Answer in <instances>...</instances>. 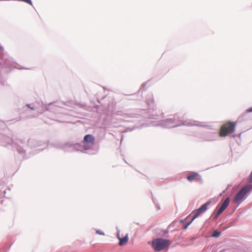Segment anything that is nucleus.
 <instances>
[{"label":"nucleus","instance_id":"9","mask_svg":"<svg viewBox=\"0 0 252 252\" xmlns=\"http://www.w3.org/2000/svg\"><path fill=\"white\" fill-rule=\"evenodd\" d=\"M188 180L189 182L195 180L198 181L201 179L200 175L196 172L190 173L187 177Z\"/></svg>","mask_w":252,"mask_h":252},{"label":"nucleus","instance_id":"8","mask_svg":"<svg viewBox=\"0 0 252 252\" xmlns=\"http://www.w3.org/2000/svg\"><path fill=\"white\" fill-rule=\"evenodd\" d=\"M230 202V199L229 198H227L225 199V200L224 201L221 206L219 208L218 210L217 211L215 215V218L216 219L221 214L224 210L227 207V206L229 205Z\"/></svg>","mask_w":252,"mask_h":252},{"label":"nucleus","instance_id":"3","mask_svg":"<svg viewBox=\"0 0 252 252\" xmlns=\"http://www.w3.org/2000/svg\"><path fill=\"white\" fill-rule=\"evenodd\" d=\"M168 241L166 240L162 239H158L153 241L152 243V246L154 250L156 251L159 252L164 249L165 247L168 246Z\"/></svg>","mask_w":252,"mask_h":252},{"label":"nucleus","instance_id":"7","mask_svg":"<svg viewBox=\"0 0 252 252\" xmlns=\"http://www.w3.org/2000/svg\"><path fill=\"white\" fill-rule=\"evenodd\" d=\"M230 202V199L229 198H227L225 199V200L224 201L221 206L219 208L218 210L217 211L215 215V218L216 219L221 214L224 210L227 207V206L229 205Z\"/></svg>","mask_w":252,"mask_h":252},{"label":"nucleus","instance_id":"10","mask_svg":"<svg viewBox=\"0 0 252 252\" xmlns=\"http://www.w3.org/2000/svg\"><path fill=\"white\" fill-rule=\"evenodd\" d=\"M210 204V201H208L203 205H202L200 208L198 209V210L201 213H202L205 212L208 208V206Z\"/></svg>","mask_w":252,"mask_h":252},{"label":"nucleus","instance_id":"15","mask_svg":"<svg viewBox=\"0 0 252 252\" xmlns=\"http://www.w3.org/2000/svg\"><path fill=\"white\" fill-rule=\"evenodd\" d=\"M247 111L248 112H252V108H250V109H248V110H247Z\"/></svg>","mask_w":252,"mask_h":252},{"label":"nucleus","instance_id":"12","mask_svg":"<svg viewBox=\"0 0 252 252\" xmlns=\"http://www.w3.org/2000/svg\"><path fill=\"white\" fill-rule=\"evenodd\" d=\"M220 232H218L217 231H215L213 232V236L215 237H218L220 236Z\"/></svg>","mask_w":252,"mask_h":252},{"label":"nucleus","instance_id":"2","mask_svg":"<svg viewBox=\"0 0 252 252\" xmlns=\"http://www.w3.org/2000/svg\"><path fill=\"white\" fill-rule=\"evenodd\" d=\"M252 189V185H247L243 187L235 195L234 202L236 204H240L246 194Z\"/></svg>","mask_w":252,"mask_h":252},{"label":"nucleus","instance_id":"5","mask_svg":"<svg viewBox=\"0 0 252 252\" xmlns=\"http://www.w3.org/2000/svg\"><path fill=\"white\" fill-rule=\"evenodd\" d=\"M117 237L119 240V245L120 246L126 245L128 241V234L126 233L124 235L118 231L117 233Z\"/></svg>","mask_w":252,"mask_h":252},{"label":"nucleus","instance_id":"14","mask_svg":"<svg viewBox=\"0 0 252 252\" xmlns=\"http://www.w3.org/2000/svg\"><path fill=\"white\" fill-rule=\"evenodd\" d=\"M96 233H97L99 235H104V233L103 232L101 231L100 230H96Z\"/></svg>","mask_w":252,"mask_h":252},{"label":"nucleus","instance_id":"1","mask_svg":"<svg viewBox=\"0 0 252 252\" xmlns=\"http://www.w3.org/2000/svg\"><path fill=\"white\" fill-rule=\"evenodd\" d=\"M236 123L235 122L228 121L224 123L221 126L219 135L220 137H225L235 131Z\"/></svg>","mask_w":252,"mask_h":252},{"label":"nucleus","instance_id":"13","mask_svg":"<svg viewBox=\"0 0 252 252\" xmlns=\"http://www.w3.org/2000/svg\"><path fill=\"white\" fill-rule=\"evenodd\" d=\"M193 221H192V220H191L190 221H189V222L187 223V224H185L184 225V229H187L188 228V227L191 224V223Z\"/></svg>","mask_w":252,"mask_h":252},{"label":"nucleus","instance_id":"11","mask_svg":"<svg viewBox=\"0 0 252 252\" xmlns=\"http://www.w3.org/2000/svg\"><path fill=\"white\" fill-rule=\"evenodd\" d=\"M192 213H194V215L192 218V221H193L201 214V212L198 210V209L194 211Z\"/></svg>","mask_w":252,"mask_h":252},{"label":"nucleus","instance_id":"6","mask_svg":"<svg viewBox=\"0 0 252 252\" xmlns=\"http://www.w3.org/2000/svg\"><path fill=\"white\" fill-rule=\"evenodd\" d=\"M230 202V199L229 198H227L225 199V200L224 201L221 206L219 208L218 210L217 211L215 215V218L216 219L221 214L224 210L227 207V206L229 205Z\"/></svg>","mask_w":252,"mask_h":252},{"label":"nucleus","instance_id":"4","mask_svg":"<svg viewBox=\"0 0 252 252\" xmlns=\"http://www.w3.org/2000/svg\"><path fill=\"white\" fill-rule=\"evenodd\" d=\"M94 137L91 134L85 135L83 139V143L85 149H88L93 146L94 144Z\"/></svg>","mask_w":252,"mask_h":252}]
</instances>
